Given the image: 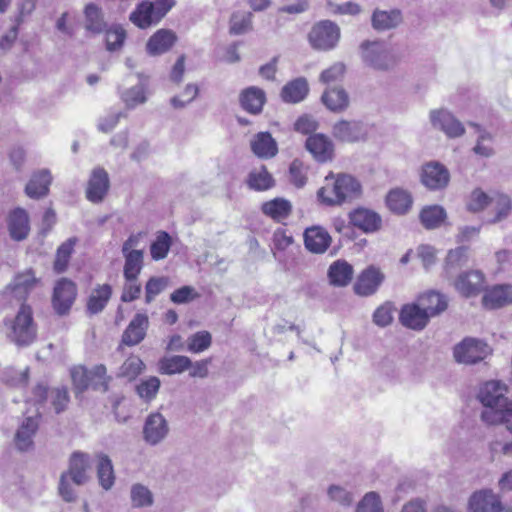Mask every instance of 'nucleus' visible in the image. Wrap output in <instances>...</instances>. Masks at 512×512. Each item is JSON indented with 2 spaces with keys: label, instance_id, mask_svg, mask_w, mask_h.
Here are the masks:
<instances>
[{
  "label": "nucleus",
  "instance_id": "f257e3e1",
  "mask_svg": "<svg viewBox=\"0 0 512 512\" xmlns=\"http://www.w3.org/2000/svg\"><path fill=\"white\" fill-rule=\"evenodd\" d=\"M506 392V386L499 381H489L480 388L478 399L484 406L482 420L491 425L505 424L512 433V400L505 396Z\"/></svg>",
  "mask_w": 512,
  "mask_h": 512
},
{
  "label": "nucleus",
  "instance_id": "f03ea898",
  "mask_svg": "<svg viewBox=\"0 0 512 512\" xmlns=\"http://www.w3.org/2000/svg\"><path fill=\"white\" fill-rule=\"evenodd\" d=\"M325 186L317 191L319 201L327 206H340L362 195L360 181L347 173H329L325 177Z\"/></svg>",
  "mask_w": 512,
  "mask_h": 512
},
{
  "label": "nucleus",
  "instance_id": "7ed1b4c3",
  "mask_svg": "<svg viewBox=\"0 0 512 512\" xmlns=\"http://www.w3.org/2000/svg\"><path fill=\"white\" fill-rule=\"evenodd\" d=\"M6 325L8 339L19 347L31 345L37 337V326L29 305L22 304L16 316Z\"/></svg>",
  "mask_w": 512,
  "mask_h": 512
},
{
  "label": "nucleus",
  "instance_id": "20e7f679",
  "mask_svg": "<svg viewBox=\"0 0 512 512\" xmlns=\"http://www.w3.org/2000/svg\"><path fill=\"white\" fill-rule=\"evenodd\" d=\"M364 64L377 71L392 70L398 64L394 51L381 41H363L360 45Z\"/></svg>",
  "mask_w": 512,
  "mask_h": 512
},
{
  "label": "nucleus",
  "instance_id": "39448f33",
  "mask_svg": "<svg viewBox=\"0 0 512 512\" xmlns=\"http://www.w3.org/2000/svg\"><path fill=\"white\" fill-rule=\"evenodd\" d=\"M453 353L458 363L475 364L484 360L491 353V349L481 340L466 338L455 346Z\"/></svg>",
  "mask_w": 512,
  "mask_h": 512
},
{
  "label": "nucleus",
  "instance_id": "423d86ee",
  "mask_svg": "<svg viewBox=\"0 0 512 512\" xmlns=\"http://www.w3.org/2000/svg\"><path fill=\"white\" fill-rule=\"evenodd\" d=\"M469 512H512L492 489H481L471 494L468 501Z\"/></svg>",
  "mask_w": 512,
  "mask_h": 512
},
{
  "label": "nucleus",
  "instance_id": "0eeeda50",
  "mask_svg": "<svg viewBox=\"0 0 512 512\" xmlns=\"http://www.w3.org/2000/svg\"><path fill=\"white\" fill-rule=\"evenodd\" d=\"M340 38V29L330 20L314 25L309 33L311 45L318 50H330L336 46Z\"/></svg>",
  "mask_w": 512,
  "mask_h": 512
},
{
  "label": "nucleus",
  "instance_id": "6e6552de",
  "mask_svg": "<svg viewBox=\"0 0 512 512\" xmlns=\"http://www.w3.org/2000/svg\"><path fill=\"white\" fill-rule=\"evenodd\" d=\"M76 296L77 287L73 281L67 278L57 281L52 296V305L55 312L60 316L68 314Z\"/></svg>",
  "mask_w": 512,
  "mask_h": 512
},
{
  "label": "nucleus",
  "instance_id": "1a4fd4ad",
  "mask_svg": "<svg viewBox=\"0 0 512 512\" xmlns=\"http://www.w3.org/2000/svg\"><path fill=\"white\" fill-rule=\"evenodd\" d=\"M429 119L433 128L442 131L448 138H458L465 133L464 125L447 109L431 110Z\"/></svg>",
  "mask_w": 512,
  "mask_h": 512
},
{
  "label": "nucleus",
  "instance_id": "9d476101",
  "mask_svg": "<svg viewBox=\"0 0 512 512\" xmlns=\"http://www.w3.org/2000/svg\"><path fill=\"white\" fill-rule=\"evenodd\" d=\"M110 189V178L103 167H95L87 182L85 195L94 204L101 203Z\"/></svg>",
  "mask_w": 512,
  "mask_h": 512
},
{
  "label": "nucleus",
  "instance_id": "9b49d317",
  "mask_svg": "<svg viewBox=\"0 0 512 512\" xmlns=\"http://www.w3.org/2000/svg\"><path fill=\"white\" fill-rule=\"evenodd\" d=\"M168 433V422L160 412H152L147 416L142 431L143 439L147 444L155 446L161 443Z\"/></svg>",
  "mask_w": 512,
  "mask_h": 512
},
{
  "label": "nucleus",
  "instance_id": "f8f14e48",
  "mask_svg": "<svg viewBox=\"0 0 512 512\" xmlns=\"http://www.w3.org/2000/svg\"><path fill=\"white\" fill-rule=\"evenodd\" d=\"M148 328V316L144 313L135 314L122 333L121 343L118 349H120L122 345L133 347L140 344L145 339Z\"/></svg>",
  "mask_w": 512,
  "mask_h": 512
},
{
  "label": "nucleus",
  "instance_id": "ddd939ff",
  "mask_svg": "<svg viewBox=\"0 0 512 512\" xmlns=\"http://www.w3.org/2000/svg\"><path fill=\"white\" fill-rule=\"evenodd\" d=\"M348 217L354 227L366 234L375 233L382 227L381 216L376 211L365 207L353 209L349 212Z\"/></svg>",
  "mask_w": 512,
  "mask_h": 512
},
{
  "label": "nucleus",
  "instance_id": "4468645a",
  "mask_svg": "<svg viewBox=\"0 0 512 512\" xmlns=\"http://www.w3.org/2000/svg\"><path fill=\"white\" fill-rule=\"evenodd\" d=\"M91 456L82 451H74L68 459V468L62 473L72 478L74 483L86 484L91 470Z\"/></svg>",
  "mask_w": 512,
  "mask_h": 512
},
{
  "label": "nucleus",
  "instance_id": "2eb2a0df",
  "mask_svg": "<svg viewBox=\"0 0 512 512\" xmlns=\"http://www.w3.org/2000/svg\"><path fill=\"white\" fill-rule=\"evenodd\" d=\"M449 180L450 173L448 169L438 162L427 163L422 168L421 182L430 190L445 188Z\"/></svg>",
  "mask_w": 512,
  "mask_h": 512
},
{
  "label": "nucleus",
  "instance_id": "dca6fc26",
  "mask_svg": "<svg viewBox=\"0 0 512 512\" xmlns=\"http://www.w3.org/2000/svg\"><path fill=\"white\" fill-rule=\"evenodd\" d=\"M485 284V276L478 270H471L460 273L454 280L455 289L464 297L478 295Z\"/></svg>",
  "mask_w": 512,
  "mask_h": 512
},
{
  "label": "nucleus",
  "instance_id": "f3484780",
  "mask_svg": "<svg viewBox=\"0 0 512 512\" xmlns=\"http://www.w3.org/2000/svg\"><path fill=\"white\" fill-rule=\"evenodd\" d=\"M39 414L26 417L14 435V445L21 452L29 451L34 446L33 438L39 428Z\"/></svg>",
  "mask_w": 512,
  "mask_h": 512
},
{
  "label": "nucleus",
  "instance_id": "a211bd4d",
  "mask_svg": "<svg viewBox=\"0 0 512 512\" xmlns=\"http://www.w3.org/2000/svg\"><path fill=\"white\" fill-rule=\"evenodd\" d=\"M430 315L417 303L406 304L400 311L399 320L401 324L413 330H422L429 322Z\"/></svg>",
  "mask_w": 512,
  "mask_h": 512
},
{
  "label": "nucleus",
  "instance_id": "6ab92c4d",
  "mask_svg": "<svg viewBox=\"0 0 512 512\" xmlns=\"http://www.w3.org/2000/svg\"><path fill=\"white\" fill-rule=\"evenodd\" d=\"M303 237L305 248L314 254L325 253L332 241L327 230L320 226L306 228Z\"/></svg>",
  "mask_w": 512,
  "mask_h": 512
},
{
  "label": "nucleus",
  "instance_id": "aec40b11",
  "mask_svg": "<svg viewBox=\"0 0 512 512\" xmlns=\"http://www.w3.org/2000/svg\"><path fill=\"white\" fill-rule=\"evenodd\" d=\"M138 78L139 82L136 85L120 92V99L127 109H134L148 100V77L138 74Z\"/></svg>",
  "mask_w": 512,
  "mask_h": 512
},
{
  "label": "nucleus",
  "instance_id": "412c9836",
  "mask_svg": "<svg viewBox=\"0 0 512 512\" xmlns=\"http://www.w3.org/2000/svg\"><path fill=\"white\" fill-rule=\"evenodd\" d=\"M306 149L313 155L315 160L324 163L332 159L334 145L324 134H314L307 138Z\"/></svg>",
  "mask_w": 512,
  "mask_h": 512
},
{
  "label": "nucleus",
  "instance_id": "4be33fe9",
  "mask_svg": "<svg viewBox=\"0 0 512 512\" xmlns=\"http://www.w3.org/2000/svg\"><path fill=\"white\" fill-rule=\"evenodd\" d=\"M384 280V275L379 269L371 266L364 270L354 285L355 293L360 296H370L374 294Z\"/></svg>",
  "mask_w": 512,
  "mask_h": 512
},
{
  "label": "nucleus",
  "instance_id": "5701e85b",
  "mask_svg": "<svg viewBox=\"0 0 512 512\" xmlns=\"http://www.w3.org/2000/svg\"><path fill=\"white\" fill-rule=\"evenodd\" d=\"M512 303V285H495L485 291L482 304L487 309H497Z\"/></svg>",
  "mask_w": 512,
  "mask_h": 512
},
{
  "label": "nucleus",
  "instance_id": "b1692460",
  "mask_svg": "<svg viewBox=\"0 0 512 512\" xmlns=\"http://www.w3.org/2000/svg\"><path fill=\"white\" fill-rule=\"evenodd\" d=\"M176 41L177 36L172 30L160 29L149 38L146 50L151 56L161 55L169 51Z\"/></svg>",
  "mask_w": 512,
  "mask_h": 512
},
{
  "label": "nucleus",
  "instance_id": "393cba45",
  "mask_svg": "<svg viewBox=\"0 0 512 512\" xmlns=\"http://www.w3.org/2000/svg\"><path fill=\"white\" fill-rule=\"evenodd\" d=\"M8 230L11 238L22 241L27 238L30 225L27 212L22 208H16L8 216Z\"/></svg>",
  "mask_w": 512,
  "mask_h": 512
},
{
  "label": "nucleus",
  "instance_id": "a878e982",
  "mask_svg": "<svg viewBox=\"0 0 512 512\" xmlns=\"http://www.w3.org/2000/svg\"><path fill=\"white\" fill-rule=\"evenodd\" d=\"M354 269L347 261L338 259L328 268L329 284L334 287H346L353 279Z\"/></svg>",
  "mask_w": 512,
  "mask_h": 512
},
{
  "label": "nucleus",
  "instance_id": "bb28decb",
  "mask_svg": "<svg viewBox=\"0 0 512 512\" xmlns=\"http://www.w3.org/2000/svg\"><path fill=\"white\" fill-rule=\"evenodd\" d=\"M239 101L245 111L257 115L261 113L263 109L266 102V94L262 89L256 86H250L240 93Z\"/></svg>",
  "mask_w": 512,
  "mask_h": 512
},
{
  "label": "nucleus",
  "instance_id": "cd10ccee",
  "mask_svg": "<svg viewBox=\"0 0 512 512\" xmlns=\"http://www.w3.org/2000/svg\"><path fill=\"white\" fill-rule=\"evenodd\" d=\"M84 18V28L91 34L99 35L108 28L102 9L94 3L85 6Z\"/></svg>",
  "mask_w": 512,
  "mask_h": 512
},
{
  "label": "nucleus",
  "instance_id": "c85d7f7f",
  "mask_svg": "<svg viewBox=\"0 0 512 512\" xmlns=\"http://www.w3.org/2000/svg\"><path fill=\"white\" fill-rule=\"evenodd\" d=\"M52 177L49 170L43 169L32 175L25 187V193L28 197L39 199L49 192Z\"/></svg>",
  "mask_w": 512,
  "mask_h": 512
},
{
  "label": "nucleus",
  "instance_id": "c756f323",
  "mask_svg": "<svg viewBox=\"0 0 512 512\" xmlns=\"http://www.w3.org/2000/svg\"><path fill=\"white\" fill-rule=\"evenodd\" d=\"M251 150L259 158L270 159L277 154L278 146L269 132H259L251 141Z\"/></svg>",
  "mask_w": 512,
  "mask_h": 512
},
{
  "label": "nucleus",
  "instance_id": "7c9ffc66",
  "mask_svg": "<svg viewBox=\"0 0 512 512\" xmlns=\"http://www.w3.org/2000/svg\"><path fill=\"white\" fill-rule=\"evenodd\" d=\"M37 279L31 269L17 274L8 288L14 297L19 300H25L28 294L34 289Z\"/></svg>",
  "mask_w": 512,
  "mask_h": 512
},
{
  "label": "nucleus",
  "instance_id": "2f4dec72",
  "mask_svg": "<svg viewBox=\"0 0 512 512\" xmlns=\"http://www.w3.org/2000/svg\"><path fill=\"white\" fill-rule=\"evenodd\" d=\"M364 135L363 127L359 122L341 120L333 126V136L342 142H356Z\"/></svg>",
  "mask_w": 512,
  "mask_h": 512
},
{
  "label": "nucleus",
  "instance_id": "473e14b6",
  "mask_svg": "<svg viewBox=\"0 0 512 512\" xmlns=\"http://www.w3.org/2000/svg\"><path fill=\"white\" fill-rule=\"evenodd\" d=\"M322 103L333 112H343L349 106V95L341 87L327 88L321 96Z\"/></svg>",
  "mask_w": 512,
  "mask_h": 512
},
{
  "label": "nucleus",
  "instance_id": "72a5a7b5",
  "mask_svg": "<svg viewBox=\"0 0 512 512\" xmlns=\"http://www.w3.org/2000/svg\"><path fill=\"white\" fill-rule=\"evenodd\" d=\"M372 27L377 31H386L396 28L402 22L400 10L389 11L376 9L371 17Z\"/></svg>",
  "mask_w": 512,
  "mask_h": 512
},
{
  "label": "nucleus",
  "instance_id": "f704fd0d",
  "mask_svg": "<svg viewBox=\"0 0 512 512\" xmlns=\"http://www.w3.org/2000/svg\"><path fill=\"white\" fill-rule=\"evenodd\" d=\"M97 459V478L99 485L106 491L110 490L115 483V472L112 460L107 454L98 453Z\"/></svg>",
  "mask_w": 512,
  "mask_h": 512
},
{
  "label": "nucleus",
  "instance_id": "c9c22d12",
  "mask_svg": "<svg viewBox=\"0 0 512 512\" xmlns=\"http://www.w3.org/2000/svg\"><path fill=\"white\" fill-rule=\"evenodd\" d=\"M309 92L308 82L300 77L288 82L281 90V98L286 103H299Z\"/></svg>",
  "mask_w": 512,
  "mask_h": 512
},
{
  "label": "nucleus",
  "instance_id": "e433bc0d",
  "mask_svg": "<svg viewBox=\"0 0 512 512\" xmlns=\"http://www.w3.org/2000/svg\"><path fill=\"white\" fill-rule=\"evenodd\" d=\"M412 203L411 194L400 188L392 189L386 196L387 207L395 214H406L410 210Z\"/></svg>",
  "mask_w": 512,
  "mask_h": 512
},
{
  "label": "nucleus",
  "instance_id": "4c0bfd02",
  "mask_svg": "<svg viewBox=\"0 0 512 512\" xmlns=\"http://www.w3.org/2000/svg\"><path fill=\"white\" fill-rule=\"evenodd\" d=\"M129 20L141 29H146L159 23V21L155 19L151 1H142L139 3L135 10L131 12Z\"/></svg>",
  "mask_w": 512,
  "mask_h": 512
},
{
  "label": "nucleus",
  "instance_id": "58836bf2",
  "mask_svg": "<svg viewBox=\"0 0 512 512\" xmlns=\"http://www.w3.org/2000/svg\"><path fill=\"white\" fill-rule=\"evenodd\" d=\"M261 211L263 214L275 221H282L291 214L292 205L287 199L274 198L270 201L264 202L261 206Z\"/></svg>",
  "mask_w": 512,
  "mask_h": 512
},
{
  "label": "nucleus",
  "instance_id": "ea45409f",
  "mask_svg": "<svg viewBox=\"0 0 512 512\" xmlns=\"http://www.w3.org/2000/svg\"><path fill=\"white\" fill-rule=\"evenodd\" d=\"M246 183L251 190L266 191L275 185V180L266 167L261 166L250 171Z\"/></svg>",
  "mask_w": 512,
  "mask_h": 512
},
{
  "label": "nucleus",
  "instance_id": "a19ab883",
  "mask_svg": "<svg viewBox=\"0 0 512 512\" xmlns=\"http://www.w3.org/2000/svg\"><path fill=\"white\" fill-rule=\"evenodd\" d=\"M125 263L123 267V276L125 280H137L144 264L143 250H132L123 254Z\"/></svg>",
  "mask_w": 512,
  "mask_h": 512
},
{
  "label": "nucleus",
  "instance_id": "79ce46f5",
  "mask_svg": "<svg viewBox=\"0 0 512 512\" xmlns=\"http://www.w3.org/2000/svg\"><path fill=\"white\" fill-rule=\"evenodd\" d=\"M468 262L467 247L460 246L448 252L444 272L446 277L451 278L458 270L465 266Z\"/></svg>",
  "mask_w": 512,
  "mask_h": 512
},
{
  "label": "nucleus",
  "instance_id": "37998d69",
  "mask_svg": "<svg viewBox=\"0 0 512 512\" xmlns=\"http://www.w3.org/2000/svg\"><path fill=\"white\" fill-rule=\"evenodd\" d=\"M112 295V288L109 284H103L96 287L90 295L87 302V311L90 314L101 312L107 305Z\"/></svg>",
  "mask_w": 512,
  "mask_h": 512
},
{
  "label": "nucleus",
  "instance_id": "c03bdc74",
  "mask_svg": "<svg viewBox=\"0 0 512 512\" xmlns=\"http://www.w3.org/2000/svg\"><path fill=\"white\" fill-rule=\"evenodd\" d=\"M192 365L189 357L183 355H174L171 357H164L159 361V371L162 374L173 375L180 374Z\"/></svg>",
  "mask_w": 512,
  "mask_h": 512
},
{
  "label": "nucleus",
  "instance_id": "a18cd8bd",
  "mask_svg": "<svg viewBox=\"0 0 512 512\" xmlns=\"http://www.w3.org/2000/svg\"><path fill=\"white\" fill-rule=\"evenodd\" d=\"M446 211L440 205L424 207L420 212V221L426 229L438 228L446 219Z\"/></svg>",
  "mask_w": 512,
  "mask_h": 512
},
{
  "label": "nucleus",
  "instance_id": "49530a36",
  "mask_svg": "<svg viewBox=\"0 0 512 512\" xmlns=\"http://www.w3.org/2000/svg\"><path fill=\"white\" fill-rule=\"evenodd\" d=\"M418 302L431 317L440 314L447 308V301L445 297L435 291L423 294L419 297Z\"/></svg>",
  "mask_w": 512,
  "mask_h": 512
},
{
  "label": "nucleus",
  "instance_id": "de8ad7c7",
  "mask_svg": "<svg viewBox=\"0 0 512 512\" xmlns=\"http://www.w3.org/2000/svg\"><path fill=\"white\" fill-rule=\"evenodd\" d=\"M131 505L134 508L151 507L154 503L153 493L143 484L136 483L130 490Z\"/></svg>",
  "mask_w": 512,
  "mask_h": 512
},
{
  "label": "nucleus",
  "instance_id": "09e8293b",
  "mask_svg": "<svg viewBox=\"0 0 512 512\" xmlns=\"http://www.w3.org/2000/svg\"><path fill=\"white\" fill-rule=\"evenodd\" d=\"M83 485L82 483H74L71 477L61 473L58 483V494L67 503L75 502L78 498L77 489Z\"/></svg>",
  "mask_w": 512,
  "mask_h": 512
},
{
  "label": "nucleus",
  "instance_id": "8fccbe9b",
  "mask_svg": "<svg viewBox=\"0 0 512 512\" xmlns=\"http://www.w3.org/2000/svg\"><path fill=\"white\" fill-rule=\"evenodd\" d=\"M76 242L77 239L75 237L69 238L58 247L54 262V270L56 272L62 273L66 270Z\"/></svg>",
  "mask_w": 512,
  "mask_h": 512
},
{
  "label": "nucleus",
  "instance_id": "3c124183",
  "mask_svg": "<svg viewBox=\"0 0 512 512\" xmlns=\"http://www.w3.org/2000/svg\"><path fill=\"white\" fill-rule=\"evenodd\" d=\"M171 244V237L167 232H158L155 241L150 246L152 259L155 261L164 259L170 250Z\"/></svg>",
  "mask_w": 512,
  "mask_h": 512
},
{
  "label": "nucleus",
  "instance_id": "603ef678",
  "mask_svg": "<svg viewBox=\"0 0 512 512\" xmlns=\"http://www.w3.org/2000/svg\"><path fill=\"white\" fill-rule=\"evenodd\" d=\"M105 32L106 49L110 52L118 51L124 45L126 31L120 25H112Z\"/></svg>",
  "mask_w": 512,
  "mask_h": 512
},
{
  "label": "nucleus",
  "instance_id": "864d4df0",
  "mask_svg": "<svg viewBox=\"0 0 512 512\" xmlns=\"http://www.w3.org/2000/svg\"><path fill=\"white\" fill-rule=\"evenodd\" d=\"M161 382L158 377L150 376L147 379L142 380L138 385H136V393L137 395L144 400L145 402H150L153 400L159 389Z\"/></svg>",
  "mask_w": 512,
  "mask_h": 512
},
{
  "label": "nucleus",
  "instance_id": "5fc2aeb1",
  "mask_svg": "<svg viewBox=\"0 0 512 512\" xmlns=\"http://www.w3.org/2000/svg\"><path fill=\"white\" fill-rule=\"evenodd\" d=\"M145 368L143 361L135 355L128 357L119 368L118 377L134 380Z\"/></svg>",
  "mask_w": 512,
  "mask_h": 512
},
{
  "label": "nucleus",
  "instance_id": "6e6d98bb",
  "mask_svg": "<svg viewBox=\"0 0 512 512\" xmlns=\"http://www.w3.org/2000/svg\"><path fill=\"white\" fill-rule=\"evenodd\" d=\"M169 284L168 277H151L145 285V302L151 303Z\"/></svg>",
  "mask_w": 512,
  "mask_h": 512
},
{
  "label": "nucleus",
  "instance_id": "4d7b16f0",
  "mask_svg": "<svg viewBox=\"0 0 512 512\" xmlns=\"http://www.w3.org/2000/svg\"><path fill=\"white\" fill-rule=\"evenodd\" d=\"M327 493L331 501L343 507L351 506L354 501V495L352 492L340 485H331L328 488Z\"/></svg>",
  "mask_w": 512,
  "mask_h": 512
},
{
  "label": "nucleus",
  "instance_id": "13d9d810",
  "mask_svg": "<svg viewBox=\"0 0 512 512\" xmlns=\"http://www.w3.org/2000/svg\"><path fill=\"white\" fill-rule=\"evenodd\" d=\"M252 14L251 13H234L230 20V33L241 35L250 30Z\"/></svg>",
  "mask_w": 512,
  "mask_h": 512
},
{
  "label": "nucleus",
  "instance_id": "bf43d9fd",
  "mask_svg": "<svg viewBox=\"0 0 512 512\" xmlns=\"http://www.w3.org/2000/svg\"><path fill=\"white\" fill-rule=\"evenodd\" d=\"M211 343V334L208 331H199L188 338V350L199 353L208 349Z\"/></svg>",
  "mask_w": 512,
  "mask_h": 512
},
{
  "label": "nucleus",
  "instance_id": "052dcab7",
  "mask_svg": "<svg viewBox=\"0 0 512 512\" xmlns=\"http://www.w3.org/2000/svg\"><path fill=\"white\" fill-rule=\"evenodd\" d=\"M355 512H384L380 496L376 492L366 493Z\"/></svg>",
  "mask_w": 512,
  "mask_h": 512
},
{
  "label": "nucleus",
  "instance_id": "680f3d73",
  "mask_svg": "<svg viewBox=\"0 0 512 512\" xmlns=\"http://www.w3.org/2000/svg\"><path fill=\"white\" fill-rule=\"evenodd\" d=\"M199 88L195 84H187L180 96L171 98L170 103L175 109L184 108L191 103L198 95Z\"/></svg>",
  "mask_w": 512,
  "mask_h": 512
},
{
  "label": "nucleus",
  "instance_id": "e2e57ef3",
  "mask_svg": "<svg viewBox=\"0 0 512 512\" xmlns=\"http://www.w3.org/2000/svg\"><path fill=\"white\" fill-rule=\"evenodd\" d=\"M88 371L89 376H91V381L94 379H99V384H93V389L102 392H107L109 389V382L111 380V377L107 375V369L105 365H95Z\"/></svg>",
  "mask_w": 512,
  "mask_h": 512
},
{
  "label": "nucleus",
  "instance_id": "0e129e2a",
  "mask_svg": "<svg viewBox=\"0 0 512 512\" xmlns=\"http://www.w3.org/2000/svg\"><path fill=\"white\" fill-rule=\"evenodd\" d=\"M49 398L57 414L63 412L69 402L68 390L65 387L53 388L50 390Z\"/></svg>",
  "mask_w": 512,
  "mask_h": 512
},
{
  "label": "nucleus",
  "instance_id": "69168bd1",
  "mask_svg": "<svg viewBox=\"0 0 512 512\" xmlns=\"http://www.w3.org/2000/svg\"><path fill=\"white\" fill-rule=\"evenodd\" d=\"M496 202V215L494 218L490 220L491 223H497L505 219L511 209H512V201L509 196L505 194H499L495 198Z\"/></svg>",
  "mask_w": 512,
  "mask_h": 512
},
{
  "label": "nucleus",
  "instance_id": "338daca9",
  "mask_svg": "<svg viewBox=\"0 0 512 512\" xmlns=\"http://www.w3.org/2000/svg\"><path fill=\"white\" fill-rule=\"evenodd\" d=\"M71 378L75 388L82 392L90 386L91 376L85 367L79 366L71 370Z\"/></svg>",
  "mask_w": 512,
  "mask_h": 512
},
{
  "label": "nucleus",
  "instance_id": "774afa93",
  "mask_svg": "<svg viewBox=\"0 0 512 512\" xmlns=\"http://www.w3.org/2000/svg\"><path fill=\"white\" fill-rule=\"evenodd\" d=\"M345 65L341 62L334 63L320 75V81L325 84L336 82L344 76Z\"/></svg>",
  "mask_w": 512,
  "mask_h": 512
}]
</instances>
